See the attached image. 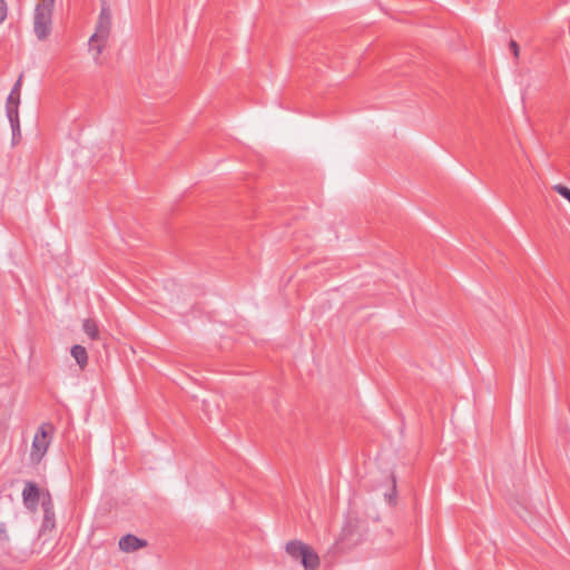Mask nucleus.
Instances as JSON below:
<instances>
[{
    "instance_id": "f257e3e1",
    "label": "nucleus",
    "mask_w": 570,
    "mask_h": 570,
    "mask_svg": "<svg viewBox=\"0 0 570 570\" xmlns=\"http://www.w3.org/2000/svg\"><path fill=\"white\" fill-rule=\"evenodd\" d=\"M112 26V16L109 7L104 1L101 6V10L98 17V21L96 24V31L89 39V48L90 50L96 51V59L100 56L102 50L105 49L107 41L109 39Z\"/></svg>"
},
{
    "instance_id": "f03ea898",
    "label": "nucleus",
    "mask_w": 570,
    "mask_h": 570,
    "mask_svg": "<svg viewBox=\"0 0 570 570\" xmlns=\"http://www.w3.org/2000/svg\"><path fill=\"white\" fill-rule=\"evenodd\" d=\"M56 0H39L33 13V31L39 40H45L51 32L52 12Z\"/></svg>"
},
{
    "instance_id": "7ed1b4c3",
    "label": "nucleus",
    "mask_w": 570,
    "mask_h": 570,
    "mask_svg": "<svg viewBox=\"0 0 570 570\" xmlns=\"http://www.w3.org/2000/svg\"><path fill=\"white\" fill-rule=\"evenodd\" d=\"M286 552L295 560H301L305 570H316L320 566L317 553L307 544L298 540L286 543Z\"/></svg>"
},
{
    "instance_id": "20e7f679",
    "label": "nucleus",
    "mask_w": 570,
    "mask_h": 570,
    "mask_svg": "<svg viewBox=\"0 0 570 570\" xmlns=\"http://www.w3.org/2000/svg\"><path fill=\"white\" fill-rule=\"evenodd\" d=\"M22 86V75L18 78L16 83L13 85L11 92L7 99L6 111L8 119L11 125L12 136L20 135V122H19V105H20V92Z\"/></svg>"
},
{
    "instance_id": "39448f33",
    "label": "nucleus",
    "mask_w": 570,
    "mask_h": 570,
    "mask_svg": "<svg viewBox=\"0 0 570 570\" xmlns=\"http://www.w3.org/2000/svg\"><path fill=\"white\" fill-rule=\"evenodd\" d=\"M52 431L53 426L49 423H45L40 425V428L36 432L30 452V460L33 463H39L46 455L48 448L51 443Z\"/></svg>"
},
{
    "instance_id": "423d86ee",
    "label": "nucleus",
    "mask_w": 570,
    "mask_h": 570,
    "mask_svg": "<svg viewBox=\"0 0 570 570\" xmlns=\"http://www.w3.org/2000/svg\"><path fill=\"white\" fill-rule=\"evenodd\" d=\"M22 500L27 509L35 511L40 501V490L38 485L31 481L26 482L22 490Z\"/></svg>"
},
{
    "instance_id": "0eeeda50",
    "label": "nucleus",
    "mask_w": 570,
    "mask_h": 570,
    "mask_svg": "<svg viewBox=\"0 0 570 570\" xmlns=\"http://www.w3.org/2000/svg\"><path fill=\"white\" fill-rule=\"evenodd\" d=\"M147 547V541L134 534H126L119 540V548L124 552H134Z\"/></svg>"
},
{
    "instance_id": "6e6552de",
    "label": "nucleus",
    "mask_w": 570,
    "mask_h": 570,
    "mask_svg": "<svg viewBox=\"0 0 570 570\" xmlns=\"http://www.w3.org/2000/svg\"><path fill=\"white\" fill-rule=\"evenodd\" d=\"M70 353L81 370L88 365V353L83 346L73 345Z\"/></svg>"
},
{
    "instance_id": "1a4fd4ad",
    "label": "nucleus",
    "mask_w": 570,
    "mask_h": 570,
    "mask_svg": "<svg viewBox=\"0 0 570 570\" xmlns=\"http://www.w3.org/2000/svg\"><path fill=\"white\" fill-rule=\"evenodd\" d=\"M83 332L92 340L96 341L99 338V327L95 320L87 318L82 323Z\"/></svg>"
},
{
    "instance_id": "9d476101",
    "label": "nucleus",
    "mask_w": 570,
    "mask_h": 570,
    "mask_svg": "<svg viewBox=\"0 0 570 570\" xmlns=\"http://www.w3.org/2000/svg\"><path fill=\"white\" fill-rule=\"evenodd\" d=\"M42 527L46 529H52L55 527V511L47 510L43 512V523Z\"/></svg>"
},
{
    "instance_id": "9b49d317",
    "label": "nucleus",
    "mask_w": 570,
    "mask_h": 570,
    "mask_svg": "<svg viewBox=\"0 0 570 570\" xmlns=\"http://www.w3.org/2000/svg\"><path fill=\"white\" fill-rule=\"evenodd\" d=\"M553 189L570 203V188L558 184L553 186Z\"/></svg>"
},
{
    "instance_id": "f8f14e48",
    "label": "nucleus",
    "mask_w": 570,
    "mask_h": 570,
    "mask_svg": "<svg viewBox=\"0 0 570 570\" xmlns=\"http://www.w3.org/2000/svg\"><path fill=\"white\" fill-rule=\"evenodd\" d=\"M41 507H42L43 512L47 510H49V511L53 510V502H52V499L49 493L43 495V498L41 500Z\"/></svg>"
},
{
    "instance_id": "ddd939ff",
    "label": "nucleus",
    "mask_w": 570,
    "mask_h": 570,
    "mask_svg": "<svg viewBox=\"0 0 570 570\" xmlns=\"http://www.w3.org/2000/svg\"><path fill=\"white\" fill-rule=\"evenodd\" d=\"M8 14V6L4 0H0V24L6 20Z\"/></svg>"
},
{
    "instance_id": "4468645a",
    "label": "nucleus",
    "mask_w": 570,
    "mask_h": 570,
    "mask_svg": "<svg viewBox=\"0 0 570 570\" xmlns=\"http://www.w3.org/2000/svg\"><path fill=\"white\" fill-rule=\"evenodd\" d=\"M9 540V535L7 532V525L3 522H0V541L7 542Z\"/></svg>"
},
{
    "instance_id": "2eb2a0df",
    "label": "nucleus",
    "mask_w": 570,
    "mask_h": 570,
    "mask_svg": "<svg viewBox=\"0 0 570 570\" xmlns=\"http://www.w3.org/2000/svg\"><path fill=\"white\" fill-rule=\"evenodd\" d=\"M510 49H511V51H512L513 56H514L515 58H518V57H519V50H520V48H519V45H518L514 40H511V41H510Z\"/></svg>"
}]
</instances>
